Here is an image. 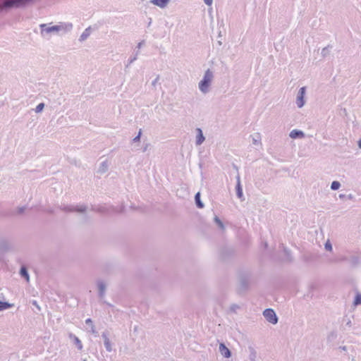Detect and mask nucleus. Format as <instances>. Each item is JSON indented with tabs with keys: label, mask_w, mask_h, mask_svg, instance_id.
Returning <instances> with one entry per match:
<instances>
[{
	"label": "nucleus",
	"mask_w": 361,
	"mask_h": 361,
	"mask_svg": "<svg viewBox=\"0 0 361 361\" xmlns=\"http://www.w3.org/2000/svg\"><path fill=\"white\" fill-rule=\"evenodd\" d=\"M10 249L9 243L6 240H1L0 241V250L2 252H7Z\"/></svg>",
	"instance_id": "22"
},
{
	"label": "nucleus",
	"mask_w": 361,
	"mask_h": 361,
	"mask_svg": "<svg viewBox=\"0 0 361 361\" xmlns=\"http://www.w3.org/2000/svg\"><path fill=\"white\" fill-rule=\"evenodd\" d=\"M337 337V334L336 331H331L329 335H328V337H327V340L329 341H332L333 340H334Z\"/></svg>",
	"instance_id": "30"
},
{
	"label": "nucleus",
	"mask_w": 361,
	"mask_h": 361,
	"mask_svg": "<svg viewBox=\"0 0 361 361\" xmlns=\"http://www.w3.org/2000/svg\"><path fill=\"white\" fill-rule=\"evenodd\" d=\"M104 303H106L108 306L109 307H112V305L109 303V302H104Z\"/></svg>",
	"instance_id": "46"
},
{
	"label": "nucleus",
	"mask_w": 361,
	"mask_h": 361,
	"mask_svg": "<svg viewBox=\"0 0 361 361\" xmlns=\"http://www.w3.org/2000/svg\"><path fill=\"white\" fill-rule=\"evenodd\" d=\"M324 247L326 250H329V251L332 250V245L329 240L325 243Z\"/></svg>",
	"instance_id": "32"
},
{
	"label": "nucleus",
	"mask_w": 361,
	"mask_h": 361,
	"mask_svg": "<svg viewBox=\"0 0 361 361\" xmlns=\"http://www.w3.org/2000/svg\"><path fill=\"white\" fill-rule=\"evenodd\" d=\"M342 349L345 350L346 349V347L344 346V347L342 348Z\"/></svg>",
	"instance_id": "52"
},
{
	"label": "nucleus",
	"mask_w": 361,
	"mask_h": 361,
	"mask_svg": "<svg viewBox=\"0 0 361 361\" xmlns=\"http://www.w3.org/2000/svg\"><path fill=\"white\" fill-rule=\"evenodd\" d=\"M60 209L62 211L66 212H76L78 213H85L87 211V206L85 205H77V206H68V205H63L61 206Z\"/></svg>",
	"instance_id": "5"
},
{
	"label": "nucleus",
	"mask_w": 361,
	"mask_h": 361,
	"mask_svg": "<svg viewBox=\"0 0 361 361\" xmlns=\"http://www.w3.org/2000/svg\"><path fill=\"white\" fill-rule=\"evenodd\" d=\"M143 44H144V41H142V42H139V43L137 44V47L138 49H140V48L142 47V46L143 45Z\"/></svg>",
	"instance_id": "42"
},
{
	"label": "nucleus",
	"mask_w": 361,
	"mask_h": 361,
	"mask_svg": "<svg viewBox=\"0 0 361 361\" xmlns=\"http://www.w3.org/2000/svg\"><path fill=\"white\" fill-rule=\"evenodd\" d=\"M239 306L236 304H233L231 305L230 307V310L233 312H235L236 311L237 309H239Z\"/></svg>",
	"instance_id": "34"
},
{
	"label": "nucleus",
	"mask_w": 361,
	"mask_h": 361,
	"mask_svg": "<svg viewBox=\"0 0 361 361\" xmlns=\"http://www.w3.org/2000/svg\"><path fill=\"white\" fill-rule=\"evenodd\" d=\"M159 78H160V76H159V75H158L157 76V78H156L152 81V85L153 87H155V86H156L157 83L158 82V81H159Z\"/></svg>",
	"instance_id": "36"
},
{
	"label": "nucleus",
	"mask_w": 361,
	"mask_h": 361,
	"mask_svg": "<svg viewBox=\"0 0 361 361\" xmlns=\"http://www.w3.org/2000/svg\"><path fill=\"white\" fill-rule=\"evenodd\" d=\"M283 252L285 254V261L291 262L293 260L290 251L286 247H283Z\"/></svg>",
	"instance_id": "23"
},
{
	"label": "nucleus",
	"mask_w": 361,
	"mask_h": 361,
	"mask_svg": "<svg viewBox=\"0 0 361 361\" xmlns=\"http://www.w3.org/2000/svg\"><path fill=\"white\" fill-rule=\"evenodd\" d=\"M109 169V164L107 161H104L100 164V166L97 170V173H104L108 171Z\"/></svg>",
	"instance_id": "18"
},
{
	"label": "nucleus",
	"mask_w": 361,
	"mask_h": 361,
	"mask_svg": "<svg viewBox=\"0 0 361 361\" xmlns=\"http://www.w3.org/2000/svg\"><path fill=\"white\" fill-rule=\"evenodd\" d=\"M341 187V183L338 181L334 180L331 183V189L332 190H338Z\"/></svg>",
	"instance_id": "26"
},
{
	"label": "nucleus",
	"mask_w": 361,
	"mask_h": 361,
	"mask_svg": "<svg viewBox=\"0 0 361 361\" xmlns=\"http://www.w3.org/2000/svg\"><path fill=\"white\" fill-rule=\"evenodd\" d=\"M85 323H86V324H88V325H90V326H91L92 325H94V324H93V322H92V320L90 318L87 319L85 320Z\"/></svg>",
	"instance_id": "39"
},
{
	"label": "nucleus",
	"mask_w": 361,
	"mask_h": 361,
	"mask_svg": "<svg viewBox=\"0 0 361 361\" xmlns=\"http://www.w3.org/2000/svg\"><path fill=\"white\" fill-rule=\"evenodd\" d=\"M252 143L254 145H257L258 144V140L257 139H255V137L252 138Z\"/></svg>",
	"instance_id": "43"
},
{
	"label": "nucleus",
	"mask_w": 361,
	"mask_h": 361,
	"mask_svg": "<svg viewBox=\"0 0 361 361\" xmlns=\"http://www.w3.org/2000/svg\"><path fill=\"white\" fill-rule=\"evenodd\" d=\"M33 304H34L35 305H37V302H36V301H34V302H33Z\"/></svg>",
	"instance_id": "51"
},
{
	"label": "nucleus",
	"mask_w": 361,
	"mask_h": 361,
	"mask_svg": "<svg viewBox=\"0 0 361 361\" xmlns=\"http://www.w3.org/2000/svg\"><path fill=\"white\" fill-rule=\"evenodd\" d=\"M91 332H92V334H93L94 336H97V331L95 330L94 325H92V326H91Z\"/></svg>",
	"instance_id": "38"
},
{
	"label": "nucleus",
	"mask_w": 361,
	"mask_h": 361,
	"mask_svg": "<svg viewBox=\"0 0 361 361\" xmlns=\"http://www.w3.org/2000/svg\"><path fill=\"white\" fill-rule=\"evenodd\" d=\"M44 103H39L35 108V111L36 113H40L43 111L44 108Z\"/></svg>",
	"instance_id": "29"
},
{
	"label": "nucleus",
	"mask_w": 361,
	"mask_h": 361,
	"mask_svg": "<svg viewBox=\"0 0 361 361\" xmlns=\"http://www.w3.org/2000/svg\"><path fill=\"white\" fill-rule=\"evenodd\" d=\"M170 2V0H152L151 3L154 5L159 6L161 8H165L168 4Z\"/></svg>",
	"instance_id": "15"
},
{
	"label": "nucleus",
	"mask_w": 361,
	"mask_h": 361,
	"mask_svg": "<svg viewBox=\"0 0 361 361\" xmlns=\"http://www.w3.org/2000/svg\"><path fill=\"white\" fill-rule=\"evenodd\" d=\"M249 286V279L246 276H241L240 279V291H245Z\"/></svg>",
	"instance_id": "11"
},
{
	"label": "nucleus",
	"mask_w": 361,
	"mask_h": 361,
	"mask_svg": "<svg viewBox=\"0 0 361 361\" xmlns=\"http://www.w3.org/2000/svg\"><path fill=\"white\" fill-rule=\"evenodd\" d=\"M236 180H237L236 186H235L236 195L238 198L243 200V188H242V186L240 184V178L239 175H238L236 176Z\"/></svg>",
	"instance_id": "10"
},
{
	"label": "nucleus",
	"mask_w": 361,
	"mask_h": 361,
	"mask_svg": "<svg viewBox=\"0 0 361 361\" xmlns=\"http://www.w3.org/2000/svg\"><path fill=\"white\" fill-rule=\"evenodd\" d=\"M149 147H150V144L149 142L144 143V145L142 147V152H145Z\"/></svg>",
	"instance_id": "35"
},
{
	"label": "nucleus",
	"mask_w": 361,
	"mask_h": 361,
	"mask_svg": "<svg viewBox=\"0 0 361 361\" xmlns=\"http://www.w3.org/2000/svg\"><path fill=\"white\" fill-rule=\"evenodd\" d=\"M348 262L352 267H355L360 264V257L358 256L353 255L348 259Z\"/></svg>",
	"instance_id": "17"
},
{
	"label": "nucleus",
	"mask_w": 361,
	"mask_h": 361,
	"mask_svg": "<svg viewBox=\"0 0 361 361\" xmlns=\"http://www.w3.org/2000/svg\"><path fill=\"white\" fill-rule=\"evenodd\" d=\"M90 33H91V28H90V27H89L83 31V32L82 33V35H80V37L79 38V41L84 42L85 40H86L87 39V37L90 35Z\"/></svg>",
	"instance_id": "19"
},
{
	"label": "nucleus",
	"mask_w": 361,
	"mask_h": 361,
	"mask_svg": "<svg viewBox=\"0 0 361 361\" xmlns=\"http://www.w3.org/2000/svg\"><path fill=\"white\" fill-rule=\"evenodd\" d=\"M267 245H267V242H265V243H264V246H265V247H267Z\"/></svg>",
	"instance_id": "49"
},
{
	"label": "nucleus",
	"mask_w": 361,
	"mask_h": 361,
	"mask_svg": "<svg viewBox=\"0 0 361 361\" xmlns=\"http://www.w3.org/2000/svg\"><path fill=\"white\" fill-rule=\"evenodd\" d=\"M263 316L267 322L272 324H276L278 322V317L273 309L267 308L263 312Z\"/></svg>",
	"instance_id": "4"
},
{
	"label": "nucleus",
	"mask_w": 361,
	"mask_h": 361,
	"mask_svg": "<svg viewBox=\"0 0 361 361\" xmlns=\"http://www.w3.org/2000/svg\"><path fill=\"white\" fill-rule=\"evenodd\" d=\"M346 324L348 325V326H350L351 325V322L348 321Z\"/></svg>",
	"instance_id": "48"
},
{
	"label": "nucleus",
	"mask_w": 361,
	"mask_h": 361,
	"mask_svg": "<svg viewBox=\"0 0 361 361\" xmlns=\"http://www.w3.org/2000/svg\"><path fill=\"white\" fill-rule=\"evenodd\" d=\"M49 213H53V212H54V211H53L52 209H49Z\"/></svg>",
	"instance_id": "50"
},
{
	"label": "nucleus",
	"mask_w": 361,
	"mask_h": 361,
	"mask_svg": "<svg viewBox=\"0 0 361 361\" xmlns=\"http://www.w3.org/2000/svg\"><path fill=\"white\" fill-rule=\"evenodd\" d=\"M33 0H2L0 3V12L13 8H20L26 6Z\"/></svg>",
	"instance_id": "2"
},
{
	"label": "nucleus",
	"mask_w": 361,
	"mask_h": 361,
	"mask_svg": "<svg viewBox=\"0 0 361 361\" xmlns=\"http://www.w3.org/2000/svg\"><path fill=\"white\" fill-rule=\"evenodd\" d=\"M353 304L355 306L361 305V294L360 293H357L355 295Z\"/></svg>",
	"instance_id": "27"
},
{
	"label": "nucleus",
	"mask_w": 361,
	"mask_h": 361,
	"mask_svg": "<svg viewBox=\"0 0 361 361\" xmlns=\"http://www.w3.org/2000/svg\"><path fill=\"white\" fill-rule=\"evenodd\" d=\"M305 92H306V87H302L300 88V90L298 92L297 99H296V104L298 108H302L305 105V102L304 99V97L305 94Z\"/></svg>",
	"instance_id": "6"
},
{
	"label": "nucleus",
	"mask_w": 361,
	"mask_h": 361,
	"mask_svg": "<svg viewBox=\"0 0 361 361\" xmlns=\"http://www.w3.org/2000/svg\"><path fill=\"white\" fill-rule=\"evenodd\" d=\"M214 221L219 226V227L221 229H222V230L224 229V225L223 222L217 216H214Z\"/></svg>",
	"instance_id": "25"
},
{
	"label": "nucleus",
	"mask_w": 361,
	"mask_h": 361,
	"mask_svg": "<svg viewBox=\"0 0 361 361\" xmlns=\"http://www.w3.org/2000/svg\"><path fill=\"white\" fill-rule=\"evenodd\" d=\"M357 145H358L359 148L361 149V138L358 140Z\"/></svg>",
	"instance_id": "44"
},
{
	"label": "nucleus",
	"mask_w": 361,
	"mask_h": 361,
	"mask_svg": "<svg viewBox=\"0 0 361 361\" xmlns=\"http://www.w3.org/2000/svg\"><path fill=\"white\" fill-rule=\"evenodd\" d=\"M329 48H331L330 45L322 49L321 54L323 57H326L329 54Z\"/></svg>",
	"instance_id": "28"
},
{
	"label": "nucleus",
	"mask_w": 361,
	"mask_h": 361,
	"mask_svg": "<svg viewBox=\"0 0 361 361\" xmlns=\"http://www.w3.org/2000/svg\"><path fill=\"white\" fill-rule=\"evenodd\" d=\"M247 350L249 352V359L251 361H256L257 353L254 347L252 345H249Z\"/></svg>",
	"instance_id": "16"
},
{
	"label": "nucleus",
	"mask_w": 361,
	"mask_h": 361,
	"mask_svg": "<svg viewBox=\"0 0 361 361\" xmlns=\"http://www.w3.org/2000/svg\"><path fill=\"white\" fill-rule=\"evenodd\" d=\"M142 135V130L140 129L138 134L133 139V142H137L140 140V137Z\"/></svg>",
	"instance_id": "31"
},
{
	"label": "nucleus",
	"mask_w": 361,
	"mask_h": 361,
	"mask_svg": "<svg viewBox=\"0 0 361 361\" xmlns=\"http://www.w3.org/2000/svg\"><path fill=\"white\" fill-rule=\"evenodd\" d=\"M13 304L9 303L8 302L1 301L0 300V311H4L7 310L11 307H13Z\"/></svg>",
	"instance_id": "24"
},
{
	"label": "nucleus",
	"mask_w": 361,
	"mask_h": 361,
	"mask_svg": "<svg viewBox=\"0 0 361 361\" xmlns=\"http://www.w3.org/2000/svg\"><path fill=\"white\" fill-rule=\"evenodd\" d=\"M97 212H101V213H104L105 212V209L104 207H99L97 209Z\"/></svg>",
	"instance_id": "40"
},
{
	"label": "nucleus",
	"mask_w": 361,
	"mask_h": 361,
	"mask_svg": "<svg viewBox=\"0 0 361 361\" xmlns=\"http://www.w3.org/2000/svg\"><path fill=\"white\" fill-rule=\"evenodd\" d=\"M25 207H19V208L18 209V213L19 214H23V213L24 212V211H25Z\"/></svg>",
	"instance_id": "37"
},
{
	"label": "nucleus",
	"mask_w": 361,
	"mask_h": 361,
	"mask_svg": "<svg viewBox=\"0 0 361 361\" xmlns=\"http://www.w3.org/2000/svg\"><path fill=\"white\" fill-rule=\"evenodd\" d=\"M214 78L213 72L210 69H207L204 74L203 78L198 84L200 90L203 94H207L209 92V87Z\"/></svg>",
	"instance_id": "3"
},
{
	"label": "nucleus",
	"mask_w": 361,
	"mask_h": 361,
	"mask_svg": "<svg viewBox=\"0 0 361 361\" xmlns=\"http://www.w3.org/2000/svg\"><path fill=\"white\" fill-rule=\"evenodd\" d=\"M69 338L73 340L74 344L77 346L78 349L81 350L82 349V344L81 341L74 334H70Z\"/></svg>",
	"instance_id": "14"
},
{
	"label": "nucleus",
	"mask_w": 361,
	"mask_h": 361,
	"mask_svg": "<svg viewBox=\"0 0 361 361\" xmlns=\"http://www.w3.org/2000/svg\"><path fill=\"white\" fill-rule=\"evenodd\" d=\"M353 195H351V194L348 195V198L349 200H352V199H353Z\"/></svg>",
	"instance_id": "45"
},
{
	"label": "nucleus",
	"mask_w": 361,
	"mask_h": 361,
	"mask_svg": "<svg viewBox=\"0 0 361 361\" xmlns=\"http://www.w3.org/2000/svg\"><path fill=\"white\" fill-rule=\"evenodd\" d=\"M41 35L44 37H49L51 34H57L60 31L64 32L70 31L72 27V23H61L60 25H51L50 24L40 25Z\"/></svg>",
	"instance_id": "1"
},
{
	"label": "nucleus",
	"mask_w": 361,
	"mask_h": 361,
	"mask_svg": "<svg viewBox=\"0 0 361 361\" xmlns=\"http://www.w3.org/2000/svg\"><path fill=\"white\" fill-rule=\"evenodd\" d=\"M289 135L293 139H298L304 137L305 133L302 130L295 129L290 133Z\"/></svg>",
	"instance_id": "13"
},
{
	"label": "nucleus",
	"mask_w": 361,
	"mask_h": 361,
	"mask_svg": "<svg viewBox=\"0 0 361 361\" xmlns=\"http://www.w3.org/2000/svg\"><path fill=\"white\" fill-rule=\"evenodd\" d=\"M195 204L197 208L202 209L204 207V204L200 199V192H197L195 195Z\"/></svg>",
	"instance_id": "21"
},
{
	"label": "nucleus",
	"mask_w": 361,
	"mask_h": 361,
	"mask_svg": "<svg viewBox=\"0 0 361 361\" xmlns=\"http://www.w3.org/2000/svg\"><path fill=\"white\" fill-rule=\"evenodd\" d=\"M97 285L98 292H99L98 295H99V298L102 299V298H104V297L105 295L106 285L105 282L102 280H98L97 281Z\"/></svg>",
	"instance_id": "7"
},
{
	"label": "nucleus",
	"mask_w": 361,
	"mask_h": 361,
	"mask_svg": "<svg viewBox=\"0 0 361 361\" xmlns=\"http://www.w3.org/2000/svg\"><path fill=\"white\" fill-rule=\"evenodd\" d=\"M102 337L104 339V344L106 351L109 353L111 352L112 345L109 338V332L107 331H104L102 334Z\"/></svg>",
	"instance_id": "8"
},
{
	"label": "nucleus",
	"mask_w": 361,
	"mask_h": 361,
	"mask_svg": "<svg viewBox=\"0 0 361 361\" xmlns=\"http://www.w3.org/2000/svg\"><path fill=\"white\" fill-rule=\"evenodd\" d=\"M204 1L208 6H210L212 4V0H204Z\"/></svg>",
	"instance_id": "41"
},
{
	"label": "nucleus",
	"mask_w": 361,
	"mask_h": 361,
	"mask_svg": "<svg viewBox=\"0 0 361 361\" xmlns=\"http://www.w3.org/2000/svg\"><path fill=\"white\" fill-rule=\"evenodd\" d=\"M345 197V195H339V197H340V198H343V197Z\"/></svg>",
	"instance_id": "47"
},
{
	"label": "nucleus",
	"mask_w": 361,
	"mask_h": 361,
	"mask_svg": "<svg viewBox=\"0 0 361 361\" xmlns=\"http://www.w3.org/2000/svg\"><path fill=\"white\" fill-rule=\"evenodd\" d=\"M197 136H196V145H200L203 143L205 140V137L203 135L202 130L201 128H197Z\"/></svg>",
	"instance_id": "12"
},
{
	"label": "nucleus",
	"mask_w": 361,
	"mask_h": 361,
	"mask_svg": "<svg viewBox=\"0 0 361 361\" xmlns=\"http://www.w3.org/2000/svg\"><path fill=\"white\" fill-rule=\"evenodd\" d=\"M20 274L21 277L24 278L27 281L30 280V276L27 271V269L25 266H22L20 269Z\"/></svg>",
	"instance_id": "20"
},
{
	"label": "nucleus",
	"mask_w": 361,
	"mask_h": 361,
	"mask_svg": "<svg viewBox=\"0 0 361 361\" xmlns=\"http://www.w3.org/2000/svg\"><path fill=\"white\" fill-rule=\"evenodd\" d=\"M137 53L129 59L128 64L126 66V68H128V66L137 59Z\"/></svg>",
	"instance_id": "33"
},
{
	"label": "nucleus",
	"mask_w": 361,
	"mask_h": 361,
	"mask_svg": "<svg viewBox=\"0 0 361 361\" xmlns=\"http://www.w3.org/2000/svg\"><path fill=\"white\" fill-rule=\"evenodd\" d=\"M219 350L223 357L226 358H229L231 357V351L226 347V345L224 343H221L219 344Z\"/></svg>",
	"instance_id": "9"
}]
</instances>
